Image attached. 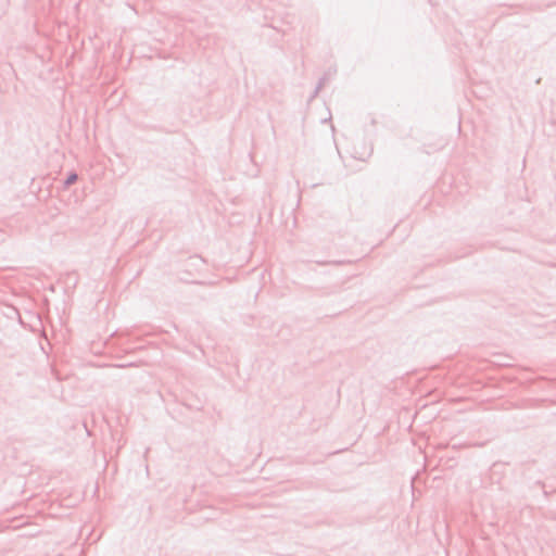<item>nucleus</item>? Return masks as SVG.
Masks as SVG:
<instances>
[{"label":"nucleus","mask_w":556,"mask_h":556,"mask_svg":"<svg viewBox=\"0 0 556 556\" xmlns=\"http://www.w3.org/2000/svg\"><path fill=\"white\" fill-rule=\"evenodd\" d=\"M75 180H76V175H72V176H70V178L67 179V182H68V184H72V182H74Z\"/></svg>","instance_id":"1"}]
</instances>
